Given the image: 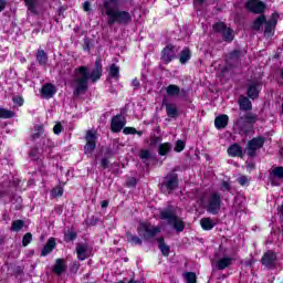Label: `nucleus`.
<instances>
[{"label":"nucleus","instance_id":"nucleus-1","mask_svg":"<svg viewBox=\"0 0 283 283\" xmlns=\"http://www.w3.org/2000/svg\"><path fill=\"white\" fill-rule=\"evenodd\" d=\"M74 72L77 77L73 81L75 84L73 96L77 98L80 94L87 93V90H90V81L91 83H98V81H101L103 76V60L96 57L92 72H90V69L85 65L76 67Z\"/></svg>","mask_w":283,"mask_h":283},{"label":"nucleus","instance_id":"nucleus-2","mask_svg":"<svg viewBox=\"0 0 283 283\" xmlns=\"http://www.w3.org/2000/svg\"><path fill=\"white\" fill-rule=\"evenodd\" d=\"M107 17V25H129L133 21L132 13L127 10H120L112 4H103Z\"/></svg>","mask_w":283,"mask_h":283},{"label":"nucleus","instance_id":"nucleus-3","mask_svg":"<svg viewBox=\"0 0 283 283\" xmlns=\"http://www.w3.org/2000/svg\"><path fill=\"white\" fill-rule=\"evenodd\" d=\"M159 220H167L168 224H170L177 233H182V231H185V221L176 216L174 206H168L167 208L159 210Z\"/></svg>","mask_w":283,"mask_h":283},{"label":"nucleus","instance_id":"nucleus-4","mask_svg":"<svg viewBox=\"0 0 283 283\" xmlns=\"http://www.w3.org/2000/svg\"><path fill=\"white\" fill-rule=\"evenodd\" d=\"M258 123V115L255 113L248 112L244 115L240 114L239 118L235 119L234 126L242 132V134H251L253 127Z\"/></svg>","mask_w":283,"mask_h":283},{"label":"nucleus","instance_id":"nucleus-5","mask_svg":"<svg viewBox=\"0 0 283 283\" xmlns=\"http://www.w3.org/2000/svg\"><path fill=\"white\" fill-rule=\"evenodd\" d=\"M205 209L207 213L218 216V213H220V209H222V193L219 191H212L208 197Z\"/></svg>","mask_w":283,"mask_h":283},{"label":"nucleus","instance_id":"nucleus-6","mask_svg":"<svg viewBox=\"0 0 283 283\" xmlns=\"http://www.w3.org/2000/svg\"><path fill=\"white\" fill-rule=\"evenodd\" d=\"M160 231V228L145 221L139 222L137 227V233L144 242H149L151 239L156 238Z\"/></svg>","mask_w":283,"mask_h":283},{"label":"nucleus","instance_id":"nucleus-7","mask_svg":"<svg viewBox=\"0 0 283 283\" xmlns=\"http://www.w3.org/2000/svg\"><path fill=\"white\" fill-rule=\"evenodd\" d=\"M242 61V50L234 49L232 52L228 53L226 59V65L221 70L222 74L230 72V70H235Z\"/></svg>","mask_w":283,"mask_h":283},{"label":"nucleus","instance_id":"nucleus-8","mask_svg":"<svg viewBox=\"0 0 283 283\" xmlns=\"http://www.w3.org/2000/svg\"><path fill=\"white\" fill-rule=\"evenodd\" d=\"M84 138L86 142V144L84 145L85 156L94 154V150L96 149V140H98V135L96 134V130H86Z\"/></svg>","mask_w":283,"mask_h":283},{"label":"nucleus","instance_id":"nucleus-9","mask_svg":"<svg viewBox=\"0 0 283 283\" xmlns=\"http://www.w3.org/2000/svg\"><path fill=\"white\" fill-rule=\"evenodd\" d=\"M261 264L268 271L277 269V254L272 250L266 251L261 258Z\"/></svg>","mask_w":283,"mask_h":283},{"label":"nucleus","instance_id":"nucleus-10","mask_svg":"<svg viewBox=\"0 0 283 283\" xmlns=\"http://www.w3.org/2000/svg\"><path fill=\"white\" fill-rule=\"evenodd\" d=\"M266 139L262 136L253 137L248 142V156L249 158H255L258 154V149H262L264 147V143Z\"/></svg>","mask_w":283,"mask_h":283},{"label":"nucleus","instance_id":"nucleus-11","mask_svg":"<svg viewBox=\"0 0 283 283\" xmlns=\"http://www.w3.org/2000/svg\"><path fill=\"white\" fill-rule=\"evenodd\" d=\"M245 10L252 14H264L266 11V3L262 0H248L245 2Z\"/></svg>","mask_w":283,"mask_h":283},{"label":"nucleus","instance_id":"nucleus-12","mask_svg":"<svg viewBox=\"0 0 283 283\" xmlns=\"http://www.w3.org/2000/svg\"><path fill=\"white\" fill-rule=\"evenodd\" d=\"M126 125L127 119L124 116H122L120 114L113 116L111 119L112 134H119V132H123V129H125Z\"/></svg>","mask_w":283,"mask_h":283},{"label":"nucleus","instance_id":"nucleus-13","mask_svg":"<svg viewBox=\"0 0 283 283\" xmlns=\"http://www.w3.org/2000/svg\"><path fill=\"white\" fill-rule=\"evenodd\" d=\"M161 61L165 65H169L174 59H176V46L168 44L161 50Z\"/></svg>","mask_w":283,"mask_h":283},{"label":"nucleus","instance_id":"nucleus-14","mask_svg":"<svg viewBox=\"0 0 283 283\" xmlns=\"http://www.w3.org/2000/svg\"><path fill=\"white\" fill-rule=\"evenodd\" d=\"M41 97L50 101V98H54L56 94V86L52 83H45L40 91Z\"/></svg>","mask_w":283,"mask_h":283},{"label":"nucleus","instance_id":"nucleus-15","mask_svg":"<svg viewBox=\"0 0 283 283\" xmlns=\"http://www.w3.org/2000/svg\"><path fill=\"white\" fill-rule=\"evenodd\" d=\"M277 180H283V166H277L270 172V184L272 187H280Z\"/></svg>","mask_w":283,"mask_h":283},{"label":"nucleus","instance_id":"nucleus-16","mask_svg":"<svg viewBox=\"0 0 283 283\" xmlns=\"http://www.w3.org/2000/svg\"><path fill=\"white\" fill-rule=\"evenodd\" d=\"M167 181L165 182V187L168 191H176L180 185V180L178 179V174L170 172L167 176Z\"/></svg>","mask_w":283,"mask_h":283},{"label":"nucleus","instance_id":"nucleus-17","mask_svg":"<svg viewBox=\"0 0 283 283\" xmlns=\"http://www.w3.org/2000/svg\"><path fill=\"white\" fill-rule=\"evenodd\" d=\"M260 82L252 81L247 88V96L248 98L255 101V98H260Z\"/></svg>","mask_w":283,"mask_h":283},{"label":"nucleus","instance_id":"nucleus-18","mask_svg":"<svg viewBox=\"0 0 283 283\" xmlns=\"http://www.w3.org/2000/svg\"><path fill=\"white\" fill-rule=\"evenodd\" d=\"M163 107H166V114L168 118H178V107L174 103L167 102V98H163Z\"/></svg>","mask_w":283,"mask_h":283},{"label":"nucleus","instance_id":"nucleus-19","mask_svg":"<svg viewBox=\"0 0 283 283\" xmlns=\"http://www.w3.org/2000/svg\"><path fill=\"white\" fill-rule=\"evenodd\" d=\"M67 271V264L65 263V259H56L54 265L52 266V273L55 275H63Z\"/></svg>","mask_w":283,"mask_h":283},{"label":"nucleus","instance_id":"nucleus-20","mask_svg":"<svg viewBox=\"0 0 283 283\" xmlns=\"http://www.w3.org/2000/svg\"><path fill=\"white\" fill-rule=\"evenodd\" d=\"M55 249H56V239L54 237H50L42 249L41 256L45 258L50 255V253H52V251H54Z\"/></svg>","mask_w":283,"mask_h":283},{"label":"nucleus","instance_id":"nucleus-21","mask_svg":"<svg viewBox=\"0 0 283 283\" xmlns=\"http://www.w3.org/2000/svg\"><path fill=\"white\" fill-rule=\"evenodd\" d=\"M88 250H90V245H87V243L77 244L75 251H76L77 260H80V262H85V260L90 258V255H87Z\"/></svg>","mask_w":283,"mask_h":283},{"label":"nucleus","instance_id":"nucleus-22","mask_svg":"<svg viewBox=\"0 0 283 283\" xmlns=\"http://www.w3.org/2000/svg\"><path fill=\"white\" fill-rule=\"evenodd\" d=\"M238 103L240 112H251V109H253V103H251V99L248 96L240 95Z\"/></svg>","mask_w":283,"mask_h":283},{"label":"nucleus","instance_id":"nucleus-23","mask_svg":"<svg viewBox=\"0 0 283 283\" xmlns=\"http://www.w3.org/2000/svg\"><path fill=\"white\" fill-rule=\"evenodd\" d=\"M228 155L231 156V158H244V153L242 151V146H240V144H238V143H234L229 146Z\"/></svg>","mask_w":283,"mask_h":283},{"label":"nucleus","instance_id":"nucleus-24","mask_svg":"<svg viewBox=\"0 0 283 283\" xmlns=\"http://www.w3.org/2000/svg\"><path fill=\"white\" fill-rule=\"evenodd\" d=\"M264 25H265L264 34H266L268 36L270 34H273V32H275V28H277V18L272 15L270 20H265Z\"/></svg>","mask_w":283,"mask_h":283},{"label":"nucleus","instance_id":"nucleus-25","mask_svg":"<svg viewBox=\"0 0 283 283\" xmlns=\"http://www.w3.org/2000/svg\"><path fill=\"white\" fill-rule=\"evenodd\" d=\"M233 262H235V259L231 256H223L217 261V269L218 271H224V269H229Z\"/></svg>","mask_w":283,"mask_h":283},{"label":"nucleus","instance_id":"nucleus-26","mask_svg":"<svg viewBox=\"0 0 283 283\" xmlns=\"http://www.w3.org/2000/svg\"><path fill=\"white\" fill-rule=\"evenodd\" d=\"M229 125V115L221 114L216 117L214 119V127L216 129H224Z\"/></svg>","mask_w":283,"mask_h":283},{"label":"nucleus","instance_id":"nucleus-27","mask_svg":"<svg viewBox=\"0 0 283 283\" xmlns=\"http://www.w3.org/2000/svg\"><path fill=\"white\" fill-rule=\"evenodd\" d=\"M174 149V145H171V143L169 142H165L159 144L158 148H157V153L158 156L163 157V156H169V154H171Z\"/></svg>","mask_w":283,"mask_h":283},{"label":"nucleus","instance_id":"nucleus-28","mask_svg":"<svg viewBox=\"0 0 283 283\" xmlns=\"http://www.w3.org/2000/svg\"><path fill=\"white\" fill-rule=\"evenodd\" d=\"M157 244H158V249L161 252V254L165 258H169V253H171V247L167 245L164 237L157 238Z\"/></svg>","mask_w":283,"mask_h":283},{"label":"nucleus","instance_id":"nucleus-29","mask_svg":"<svg viewBox=\"0 0 283 283\" xmlns=\"http://www.w3.org/2000/svg\"><path fill=\"white\" fill-rule=\"evenodd\" d=\"M35 59H36L38 64L41 65L42 67H45V65H48L49 56H48V53L45 52V50L38 49V51L35 53Z\"/></svg>","mask_w":283,"mask_h":283},{"label":"nucleus","instance_id":"nucleus-30","mask_svg":"<svg viewBox=\"0 0 283 283\" xmlns=\"http://www.w3.org/2000/svg\"><path fill=\"white\" fill-rule=\"evenodd\" d=\"M45 134V126L43 124H36L33 126V133L31 134V140H39L41 136Z\"/></svg>","mask_w":283,"mask_h":283},{"label":"nucleus","instance_id":"nucleus-31","mask_svg":"<svg viewBox=\"0 0 283 283\" xmlns=\"http://www.w3.org/2000/svg\"><path fill=\"white\" fill-rule=\"evenodd\" d=\"M126 238H127V242L129 244H133L135 247H143V238L138 237L136 234H133L132 232L127 231L126 232Z\"/></svg>","mask_w":283,"mask_h":283},{"label":"nucleus","instance_id":"nucleus-32","mask_svg":"<svg viewBox=\"0 0 283 283\" xmlns=\"http://www.w3.org/2000/svg\"><path fill=\"white\" fill-rule=\"evenodd\" d=\"M191 61V50L189 48H185L179 54V62L181 65H187Z\"/></svg>","mask_w":283,"mask_h":283},{"label":"nucleus","instance_id":"nucleus-33","mask_svg":"<svg viewBox=\"0 0 283 283\" xmlns=\"http://www.w3.org/2000/svg\"><path fill=\"white\" fill-rule=\"evenodd\" d=\"M200 224H201V229H203V231H211L216 227V222H213V219H211L209 217L202 218L200 220Z\"/></svg>","mask_w":283,"mask_h":283},{"label":"nucleus","instance_id":"nucleus-34","mask_svg":"<svg viewBox=\"0 0 283 283\" xmlns=\"http://www.w3.org/2000/svg\"><path fill=\"white\" fill-rule=\"evenodd\" d=\"M264 23H266V15L261 14L253 21L252 29L255 30V32H260Z\"/></svg>","mask_w":283,"mask_h":283},{"label":"nucleus","instance_id":"nucleus-35","mask_svg":"<svg viewBox=\"0 0 283 283\" xmlns=\"http://www.w3.org/2000/svg\"><path fill=\"white\" fill-rule=\"evenodd\" d=\"M108 76L111 78H115V81H118L120 78V66L116 64H111L108 70Z\"/></svg>","mask_w":283,"mask_h":283},{"label":"nucleus","instance_id":"nucleus-36","mask_svg":"<svg viewBox=\"0 0 283 283\" xmlns=\"http://www.w3.org/2000/svg\"><path fill=\"white\" fill-rule=\"evenodd\" d=\"M166 94L167 96H180V86L176 84H170L166 87Z\"/></svg>","mask_w":283,"mask_h":283},{"label":"nucleus","instance_id":"nucleus-37","mask_svg":"<svg viewBox=\"0 0 283 283\" xmlns=\"http://www.w3.org/2000/svg\"><path fill=\"white\" fill-rule=\"evenodd\" d=\"M28 156L34 163L39 161V158L41 157V151L39 150V146L35 145V146L31 147L29 149Z\"/></svg>","mask_w":283,"mask_h":283},{"label":"nucleus","instance_id":"nucleus-38","mask_svg":"<svg viewBox=\"0 0 283 283\" xmlns=\"http://www.w3.org/2000/svg\"><path fill=\"white\" fill-rule=\"evenodd\" d=\"M222 39L226 43H231L233 39H235V35L233 34V29L227 28L224 32L221 33Z\"/></svg>","mask_w":283,"mask_h":283},{"label":"nucleus","instance_id":"nucleus-39","mask_svg":"<svg viewBox=\"0 0 283 283\" xmlns=\"http://www.w3.org/2000/svg\"><path fill=\"white\" fill-rule=\"evenodd\" d=\"M23 227H25V221L23 219L13 220L11 222V231H14L15 233H19Z\"/></svg>","mask_w":283,"mask_h":283},{"label":"nucleus","instance_id":"nucleus-40","mask_svg":"<svg viewBox=\"0 0 283 283\" xmlns=\"http://www.w3.org/2000/svg\"><path fill=\"white\" fill-rule=\"evenodd\" d=\"M227 23L219 21L216 22L214 24H212V30L213 32H216L217 34H222L224 32V30H227Z\"/></svg>","mask_w":283,"mask_h":283},{"label":"nucleus","instance_id":"nucleus-41","mask_svg":"<svg viewBox=\"0 0 283 283\" xmlns=\"http://www.w3.org/2000/svg\"><path fill=\"white\" fill-rule=\"evenodd\" d=\"M17 116V113L13 111L0 107V118L8 119V118H14Z\"/></svg>","mask_w":283,"mask_h":283},{"label":"nucleus","instance_id":"nucleus-42","mask_svg":"<svg viewBox=\"0 0 283 283\" xmlns=\"http://www.w3.org/2000/svg\"><path fill=\"white\" fill-rule=\"evenodd\" d=\"M25 7L28 8V11L31 12V14H38L36 12V0H23Z\"/></svg>","mask_w":283,"mask_h":283},{"label":"nucleus","instance_id":"nucleus-43","mask_svg":"<svg viewBox=\"0 0 283 283\" xmlns=\"http://www.w3.org/2000/svg\"><path fill=\"white\" fill-rule=\"evenodd\" d=\"M76 238H78V234L74 231L67 230L64 232V242L66 243L74 242Z\"/></svg>","mask_w":283,"mask_h":283},{"label":"nucleus","instance_id":"nucleus-44","mask_svg":"<svg viewBox=\"0 0 283 283\" xmlns=\"http://www.w3.org/2000/svg\"><path fill=\"white\" fill-rule=\"evenodd\" d=\"M120 1L124 3H132L134 0H104L102 6H113V8H118V6H120Z\"/></svg>","mask_w":283,"mask_h":283},{"label":"nucleus","instance_id":"nucleus-45","mask_svg":"<svg viewBox=\"0 0 283 283\" xmlns=\"http://www.w3.org/2000/svg\"><path fill=\"white\" fill-rule=\"evenodd\" d=\"M184 277L187 283H198V276L195 272H186L184 273Z\"/></svg>","mask_w":283,"mask_h":283},{"label":"nucleus","instance_id":"nucleus-46","mask_svg":"<svg viewBox=\"0 0 283 283\" xmlns=\"http://www.w3.org/2000/svg\"><path fill=\"white\" fill-rule=\"evenodd\" d=\"M138 156L143 163H145V160H151V150L140 149Z\"/></svg>","mask_w":283,"mask_h":283},{"label":"nucleus","instance_id":"nucleus-47","mask_svg":"<svg viewBox=\"0 0 283 283\" xmlns=\"http://www.w3.org/2000/svg\"><path fill=\"white\" fill-rule=\"evenodd\" d=\"M237 182H239L241 187H249V185H251V178H249L247 175H241L237 178Z\"/></svg>","mask_w":283,"mask_h":283},{"label":"nucleus","instance_id":"nucleus-48","mask_svg":"<svg viewBox=\"0 0 283 283\" xmlns=\"http://www.w3.org/2000/svg\"><path fill=\"white\" fill-rule=\"evenodd\" d=\"M185 147H187V143L182 139H178L175 144V151L176 154H180L181 151H185Z\"/></svg>","mask_w":283,"mask_h":283},{"label":"nucleus","instance_id":"nucleus-49","mask_svg":"<svg viewBox=\"0 0 283 283\" xmlns=\"http://www.w3.org/2000/svg\"><path fill=\"white\" fill-rule=\"evenodd\" d=\"M48 149H50V151L54 149V142H52V139L50 138H48L46 140H43L42 143V151H48Z\"/></svg>","mask_w":283,"mask_h":283},{"label":"nucleus","instance_id":"nucleus-50","mask_svg":"<svg viewBox=\"0 0 283 283\" xmlns=\"http://www.w3.org/2000/svg\"><path fill=\"white\" fill-rule=\"evenodd\" d=\"M13 105H17L18 107H23V104L25 103V99H23V96L15 95L12 97Z\"/></svg>","mask_w":283,"mask_h":283},{"label":"nucleus","instance_id":"nucleus-51","mask_svg":"<svg viewBox=\"0 0 283 283\" xmlns=\"http://www.w3.org/2000/svg\"><path fill=\"white\" fill-rule=\"evenodd\" d=\"M81 269V263L78 261H73L70 266V272L76 275Z\"/></svg>","mask_w":283,"mask_h":283},{"label":"nucleus","instance_id":"nucleus-52","mask_svg":"<svg viewBox=\"0 0 283 283\" xmlns=\"http://www.w3.org/2000/svg\"><path fill=\"white\" fill-rule=\"evenodd\" d=\"M32 242V234L27 232L22 238V247H28Z\"/></svg>","mask_w":283,"mask_h":283},{"label":"nucleus","instance_id":"nucleus-53","mask_svg":"<svg viewBox=\"0 0 283 283\" xmlns=\"http://www.w3.org/2000/svg\"><path fill=\"white\" fill-rule=\"evenodd\" d=\"M52 195H53L55 198H62V196H63V187L56 186L55 188H53V189H52Z\"/></svg>","mask_w":283,"mask_h":283},{"label":"nucleus","instance_id":"nucleus-54","mask_svg":"<svg viewBox=\"0 0 283 283\" xmlns=\"http://www.w3.org/2000/svg\"><path fill=\"white\" fill-rule=\"evenodd\" d=\"M86 227H96L98 224V218L92 216L91 218L85 220Z\"/></svg>","mask_w":283,"mask_h":283},{"label":"nucleus","instance_id":"nucleus-55","mask_svg":"<svg viewBox=\"0 0 283 283\" xmlns=\"http://www.w3.org/2000/svg\"><path fill=\"white\" fill-rule=\"evenodd\" d=\"M123 134H125V136H129V135H136V128L132 127V126H127L123 128Z\"/></svg>","mask_w":283,"mask_h":283},{"label":"nucleus","instance_id":"nucleus-56","mask_svg":"<svg viewBox=\"0 0 283 283\" xmlns=\"http://www.w3.org/2000/svg\"><path fill=\"white\" fill-rule=\"evenodd\" d=\"M62 132H63V124H61V122H57L53 126V134H55V136H59V134H61Z\"/></svg>","mask_w":283,"mask_h":283},{"label":"nucleus","instance_id":"nucleus-57","mask_svg":"<svg viewBox=\"0 0 283 283\" xmlns=\"http://www.w3.org/2000/svg\"><path fill=\"white\" fill-rule=\"evenodd\" d=\"M137 185H138V180L135 177H130L126 181V187L128 188L136 187Z\"/></svg>","mask_w":283,"mask_h":283},{"label":"nucleus","instance_id":"nucleus-58","mask_svg":"<svg viewBox=\"0 0 283 283\" xmlns=\"http://www.w3.org/2000/svg\"><path fill=\"white\" fill-rule=\"evenodd\" d=\"M83 50L84 52H90V50H92V41L87 38L84 39Z\"/></svg>","mask_w":283,"mask_h":283},{"label":"nucleus","instance_id":"nucleus-59","mask_svg":"<svg viewBox=\"0 0 283 283\" xmlns=\"http://www.w3.org/2000/svg\"><path fill=\"white\" fill-rule=\"evenodd\" d=\"M101 168L102 169H109V159L107 157L102 158Z\"/></svg>","mask_w":283,"mask_h":283},{"label":"nucleus","instance_id":"nucleus-60","mask_svg":"<svg viewBox=\"0 0 283 283\" xmlns=\"http://www.w3.org/2000/svg\"><path fill=\"white\" fill-rule=\"evenodd\" d=\"M221 191H231V184L229 181H222L221 182Z\"/></svg>","mask_w":283,"mask_h":283},{"label":"nucleus","instance_id":"nucleus-61","mask_svg":"<svg viewBox=\"0 0 283 283\" xmlns=\"http://www.w3.org/2000/svg\"><path fill=\"white\" fill-rule=\"evenodd\" d=\"M180 98H189V91L186 88H179V95Z\"/></svg>","mask_w":283,"mask_h":283},{"label":"nucleus","instance_id":"nucleus-62","mask_svg":"<svg viewBox=\"0 0 283 283\" xmlns=\"http://www.w3.org/2000/svg\"><path fill=\"white\" fill-rule=\"evenodd\" d=\"M160 140H163V137H160V136H154V137L150 139V145H151V146L158 145V143H160Z\"/></svg>","mask_w":283,"mask_h":283},{"label":"nucleus","instance_id":"nucleus-63","mask_svg":"<svg viewBox=\"0 0 283 283\" xmlns=\"http://www.w3.org/2000/svg\"><path fill=\"white\" fill-rule=\"evenodd\" d=\"M83 10L84 12H90L92 10V3H90V1H85L83 3Z\"/></svg>","mask_w":283,"mask_h":283},{"label":"nucleus","instance_id":"nucleus-64","mask_svg":"<svg viewBox=\"0 0 283 283\" xmlns=\"http://www.w3.org/2000/svg\"><path fill=\"white\" fill-rule=\"evenodd\" d=\"M105 156H106V158H114V150H112L111 148H107L106 150H105Z\"/></svg>","mask_w":283,"mask_h":283}]
</instances>
